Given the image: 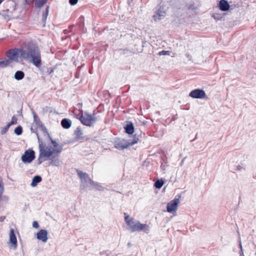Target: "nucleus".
I'll use <instances>...</instances> for the list:
<instances>
[{"label": "nucleus", "mask_w": 256, "mask_h": 256, "mask_svg": "<svg viewBox=\"0 0 256 256\" xmlns=\"http://www.w3.org/2000/svg\"><path fill=\"white\" fill-rule=\"evenodd\" d=\"M189 96L194 98H203L206 96L204 91L200 89H195L190 92Z\"/></svg>", "instance_id": "9d476101"}, {"label": "nucleus", "mask_w": 256, "mask_h": 256, "mask_svg": "<svg viewBox=\"0 0 256 256\" xmlns=\"http://www.w3.org/2000/svg\"><path fill=\"white\" fill-rule=\"evenodd\" d=\"M14 117L13 116L11 122L8 124L10 126L17 123V120L15 119V120H14Z\"/></svg>", "instance_id": "c85d7f7f"}, {"label": "nucleus", "mask_w": 256, "mask_h": 256, "mask_svg": "<svg viewBox=\"0 0 256 256\" xmlns=\"http://www.w3.org/2000/svg\"><path fill=\"white\" fill-rule=\"evenodd\" d=\"M241 252L240 256H244L243 250L242 252Z\"/></svg>", "instance_id": "58836bf2"}, {"label": "nucleus", "mask_w": 256, "mask_h": 256, "mask_svg": "<svg viewBox=\"0 0 256 256\" xmlns=\"http://www.w3.org/2000/svg\"><path fill=\"white\" fill-rule=\"evenodd\" d=\"M32 226L34 228H38L39 227V224L36 221H34L32 222Z\"/></svg>", "instance_id": "2f4dec72"}, {"label": "nucleus", "mask_w": 256, "mask_h": 256, "mask_svg": "<svg viewBox=\"0 0 256 256\" xmlns=\"http://www.w3.org/2000/svg\"><path fill=\"white\" fill-rule=\"evenodd\" d=\"M164 184V182L162 180H158L154 182V186L158 189H160Z\"/></svg>", "instance_id": "b1692460"}, {"label": "nucleus", "mask_w": 256, "mask_h": 256, "mask_svg": "<svg viewBox=\"0 0 256 256\" xmlns=\"http://www.w3.org/2000/svg\"><path fill=\"white\" fill-rule=\"evenodd\" d=\"M239 248H240V252H242L243 250H242V243H241V242H240V244H239Z\"/></svg>", "instance_id": "c9c22d12"}, {"label": "nucleus", "mask_w": 256, "mask_h": 256, "mask_svg": "<svg viewBox=\"0 0 256 256\" xmlns=\"http://www.w3.org/2000/svg\"><path fill=\"white\" fill-rule=\"evenodd\" d=\"M82 103H78V104H77V106H79V107L82 106Z\"/></svg>", "instance_id": "4c0bfd02"}, {"label": "nucleus", "mask_w": 256, "mask_h": 256, "mask_svg": "<svg viewBox=\"0 0 256 256\" xmlns=\"http://www.w3.org/2000/svg\"><path fill=\"white\" fill-rule=\"evenodd\" d=\"M74 134L76 136L77 141L82 142L86 140L85 136H83V132L80 126H78L74 132Z\"/></svg>", "instance_id": "4468645a"}, {"label": "nucleus", "mask_w": 256, "mask_h": 256, "mask_svg": "<svg viewBox=\"0 0 256 256\" xmlns=\"http://www.w3.org/2000/svg\"><path fill=\"white\" fill-rule=\"evenodd\" d=\"M24 76V73L22 70H18L16 72L14 78L18 80H22Z\"/></svg>", "instance_id": "412c9836"}, {"label": "nucleus", "mask_w": 256, "mask_h": 256, "mask_svg": "<svg viewBox=\"0 0 256 256\" xmlns=\"http://www.w3.org/2000/svg\"><path fill=\"white\" fill-rule=\"evenodd\" d=\"M77 174L81 180L80 189L84 190L88 188H92L98 186V184L92 180L88 174L80 170H78Z\"/></svg>", "instance_id": "20e7f679"}, {"label": "nucleus", "mask_w": 256, "mask_h": 256, "mask_svg": "<svg viewBox=\"0 0 256 256\" xmlns=\"http://www.w3.org/2000/svg\"><path fill=\"white\" fill-rule=\"evenodd\" d=\"M14 133L18 136L22 134V127L20 126H17L14 130Z\"/></svg>", "instance_id": "a878e982"}, {"label": "nucleus", "mask_w": 256, "mask_h": 256, "mask_svg": "<svg viewBox=\"0 0 256 256\" xmlns=\"http://www.w3.org/2000/svg\"><path fill=\"white\" fill-rule=\"evenodd\" d=\"M10 63V60L9 59L0 61V68H6L9 65Z\"/></svg>", "instance_id": "393cba45"}, {"label": "nucleus", "mask_w": 256, "mask_h": 256, "mask_svg": "<svg viewBox=\"0 0 256 256\" xmlns=\"http://www.w3.org/2000/svg\"><path fill=\"white\" fill-rule=\"evenodd\" d=\"M146 224H145V229H144L145 232L146 231Z\"/></svg>", "instance_id": "a19ab883"}, {"label": "nucleus", "mask_w": 256, "mask_h": 256, "mask_svg": "<svg viewBox=\"0 0 256 256\" xmlns=\"http://www.w3.org/2000/svg\"><path fill=\"white\" fill-rule=\"evenodd\" d=\"M161 8V7L157 10V12L154 16V20H160L163 18L166 15V12L164 10Z\"/></svg>", "instance_id": "dca6fc26"}, {"label": "nucleus", "mask_w": 256, "mask_h": 256, "mask_svg": "<svg viewBox=\"0 0 256 256\" xmlns=\"http://www.w3.org/2000/svg\"><path fill=\"white\" fill-rule=\"evenodd\" d=\"M35 158V152L32 150H26L21 159L24 163H30Z\"/></svg>", "instance_id": "0eeeda50"}, {"label": "nucleus", "mask_w": 256, "mask_h": 256, "mask_svg": "<svg viewBox=\"0 0 256 256\" xmlns=\"http://www.w3.org/2000/svg\"><path fill=\"white\" fill-rule=\"evenodd\" d=\"M24 59L28 60L38 68L42 65L40 48L36 43L29 42L24 50Z\"/></svg>", "instance_id": "f03ea898"}, {"label": "nucleus", "mask_w": 256, "mask_h": 256, "mask_svg": "<svg viewBox=\"0 0 256 256\" xmlns=\"http://www.w3.org/2000/svg\"><path fill=\"white\" fill-rule=\"evenodd\" d=\"M179 202V199L176 198H175L174 200L169 202L166 206L167 211L169 212H176Z\"/></svg>", "instance_id": "9b49d317"}, {"label": "nucleus", "mask_w": 256, "mask_h": 256, "mask_svg": "<svg viewBox=\"0 0 256 256\" xmlns=\"http://www.w3.org/2000/svg\"><path fill=\"white\" fill-rule=\"evenodd\" d=\"M50 140L52 144L54 146V148L46 146V144L40 138L38 134H37V138L39 144V156L37 160L38 164H40L43 162L48 160L53 154L55 153L60 154L61 152L63 144L59 145L58 142L53 140L49 135V136H46Z\"/></svg>", "instance_id": "f257e3e1"}, {"label": "nucleus", "mask_w": 256, "mask_h": 256, "mask_svg": "<svg viewBox=\"0 0 256 256\" xmlns=\"http://www.w3.org/2000/svg\"><path fill=\"white\" fill-rule=\"evenodd\" d=\"M49 6H47L45 12H44L42 14V22H45L48 14Z\"/></svg>", "instance_id": "5701e85b"}, {"label": "nucleus", "mask_w": 256, "mask_h": 256, "mask_svg": "<svg viewBox=\"0 0 256 256\" xmlns=\"http://www.w3.org/2000/svg\"><path fill=\"white\" fill-rule=\"evenodd\" d=\"M42 180V177L40 176H35L32 180L30 186L32 187H35L37 184Z\"/></svg>", "instance_id": "aec40b11"}, {"label": "nucleus", "mask_w": 256, "mask_h": 256, "mask_svg": "<svg viewBox=\"0 0 256 256\" xmlns=\"http://www.w3.org/2000/svg\"><path fill=\"white\" fill-rule=\"evenodd\" d=\"M76 118L79 119L80 122L85 126H91L97 120V118L95 116L94 114H90L86 112L84 113V115H82L78 116H76Z\"/></svg>", "instance_id": "39448f33"}, {"label": "nucleus", "mask_w": 256, "mask_h": 256, "mask_svg": "<svg viewBox=\"0 0 256 256\" xmlns=\"http://www.w3.org/2000/svg\"><path fill=\"white\" fill-rule=\"evenodd\" d=\"M137 142L136 140H122L116 143L115 147L120 150H122L124 148H127L129 146H132Z\"/></svg>", "instance_id": "6e6552de"}, {"label": "nucleus", "mask_w": 256, "mask_h": 256, "mask_svg": "<svg viewBox=\"0 0 256 256\" xmlns=\"http://www.w3.org/2000/svg\"><path fill=\"white\" fill-rule=\"evenodd\" d=\"M212 16L216 20H220L222 18V16L218 14H214Z\"/></svg>", "instance_id": "cd10ccee"}, {"label": "nucleus", "mask_w": 256, "mask_h": 256, "mask_svg": "<svg viewBox=\"0 0 256 256\" xmlns=\"http://www.w3.org/2000/svg\"><path fill=\"white\" fill-rule=\"evenodd\" d=\"M30 130L32 131V132H34L37 135V134H38V133L36 132V130L35 129H34L32 127L31 128H30Z\"/></svg>", "instance_id": "72a5a7b5"}, {"label": "nucleus", "mask_w": 256, "mask_h": 256, "mask_svg": "<svg viewBox=\"0 0 256 256\" xmlns=\"http://www.w3.org/2000/svg\"><path fill=\"white\" fill-rule=\"evenodd\" d=\"M144 42H142V47H144Z\"/></svg>", "instance_id": "ea45409f"}, {"label": "nucleus", "mask_w": 256, "mask_h": 256, "mask_svg": "<svg viewBox=\"0 0 256 256\" xmlns=\"http://www.w3.org/2000/svg\"><path fill=\"white\" fill-rule=\"evenodd\" d=\"M2 221V218H0V221Z\"/></svg>", "instance_id": "a18cd8bd"}, {"label": "nucleus", "mask_w": 256, "mask_h": 256, "mask_svg": "<svg viewBox=\"0 0 256 256\" xmlns=\"http://www.w3.org/2000/svg\"><path fill=\"white\" fill-rule=\"evenodd\" d=\"M124 220L127 226V230L131 232H140L144 229V224H141L139 221L131 218L124 213Z\"/></svg>", "instance_id": "7ed1b4c3"}, {"label": "nucleus", "mask_w": 256, "mask_h": 256, "mask_svg": "<svg viewBox=\"0 0 256 256\" xmlns=\"http://www.w3.org/2000/svg\"><path fill=\"white\" fill-rule=\"evenodd\" d=\"M35 6L36 8H42L45 4L47 2L48 0H35Z\"/></svg>", "instance_id": "4be33fe9"}, {"label": "nucleus", "mask_w": 256, "mask_h": 256, "mask_svg": "<svg viewBox=\"0 0 256 256\" xmlns=\"http://www.w3.org/2000/svg\"><path fill=\"white\" fill-rule=\"evenodd\" d=\"M32 113L34 116V122L35 124L40 128L44 136H49V134L48 133L46 128L42 125V124L38 116L34 110L32 112Z\"/></svg>", "instance_id": "1a4fd4ad"}, {"label": "nucleus", "mask_w": 256, "mask_h": 256, "mask_svg": "<svg viewBox=\"0 0 256 256\" xmlns=\"http://www.w3.org/2000/svg\"><path fill=\"white\" fill-rule=\"evenodd\" d=\"M10 126L8 124H7L6 126L1 130L0 134H5L8 132Z\"/></svg>", "instance_id": "bb28decb"}, {"label": "nucleus", "mask_w": 256, "mask_h": 256, "mask_svg": "<svg viewBox=\"0 0 256 256\" xmlns=\"http://www.w3.org/2000/svg\"><path fill=\"white\" fill-rule=\"evenodd\" d=\"M2 221V218H0V221Z\"/></svg>", "instance_id": "37998d69"}, {"label": "nucleus", "mask_w": 256, "mask_h": 256, "mask_svg": "<svg viewBox=\"0 0 256 256\" xmlns=\"http://www.w3.org/2000/svg\"><path fill=\"white\" fill-rule=\"evenodd\" d=\"M48 231L46 230H40L36 234V238L38 240L42 242H46L48 240Z\"/></svg>", "instance_id": "f8f14e48"}, {"label": "nucleus", "mask_w": 256, "mask_h": 256, "mask_svg": "<svg viewBox=\"0 0 256 256\" xmlns=\"http://www.w3.org/2000/svg\"><path fill=\"white\" fill-rule=\"evenodd\" d=\"M25 2L28 4H31L34 3L35 0H24Z\"/></svg>", "instance_id": "473e14b6"}, {"label": "nucleus", "mask_w": 256, "mask_h": 256, "mask_svg": "<svg viewBox=\"0 0 256 256\" xmlns=\"http://www.w3.org/2000/svg\"><path fill=\"white\" fill-rule=\"evenodd\" d=\"M2 221V218H0V221Z\"/></svg>", "instance_id": "c03bdc74"}, {"label": "nucleus", "mask_w": 256, "mask_h": 256, "mask_svg": "<svg viewBox=\"0 0 256 256\" xmlns=\"http://www.w3.org/2000/svg\"><path fill=\"white\" fill-rule=\"evenodd\" d=\"M10 242L12 244V245L16 248L17 246V240L14 234V229L12 228L10 230Z\"/></svg>", "instance_id": "2eb2a0df"}, {"label": "nucleus", "mask_w": 256, "mask_h": 256, "mask_svg": "<svg viewBox=\"0 0 256 256\" xmlns=\"http://www.w3.org/2000/svg\"><path fill=\"white\" fill-rule=\"evenodd\" d=\"M124 128L125 132L128 134H132L134 132V126L132 123L131 122H128L124 126Z\"/></svg>", "instance_id": "f3484780"}, {"label": "nucleus", "mask_w": 256, "mask_h": 256, "mask_svg": "<svg viewBox=\"0 0 256 256\" xmlns=\"http://www.w3.org/2000/svg\"><path fill=\"white\" fill-rule=\"evenodd\" d=\"M24 49L14 48L8 50L6 52V56L10 60H13L16 62H18L19 56L24 58Z\"/></svg>", "instance_id": "423d86ee"}, {"label": "nucleus", "mask_w": 256, "mask_h": 256, "mask_svg": "<svg viewBox=\"0 0 256 256\" xmlns=\"http://www.w3.org/2000/svg\"><path fill=\"white\" fill-rule=\"evenodd\" d=\"M218 8L222 12H226L230 10V5L226 0H220Z\"/></svg>", "instance_id": "ddd939ff"}, {"label": "nucleus", "mask_w": 256, "mask_h": 256, "mask_svg": "<svg viewBox=\"0 0 256 256\" xmlns=\"http://www.w3.org/2000/svg\"><path fill=\"white\" fill-rule=\"evenodd\" d=\"M242 168V166H237V170H240Z\"/></svg>", "instance_id": "e433bc0d"}, {"label": "nucleus", "mask_w": 256, "mask_h": 256, "mask_svg": "<svg viewBox=\"0 0 256 256\" xmlns=\"http://www.w3.org/2000/svg\"><path fill=\"white\" fill-rule=\"evenodd\" d=\"M48 160H50L49 166H58L60 164L61 162L58 158L55 156H51Z\"/></svg>", "instance_id": "a211bd4d"}, {"label": "nucleus", "mask_w": 256, "mask_h": 256, "mask_svg": "<svg viewBox=\"0 0 256 256\" xmlns=\"http://www.w3.org/2000/svg\"><path fill=\"white\" fill-rule=\"evenodd\" d=\"M61 125L64 128L68 129L72 125V121L68 118H64L61 121Z\"/></svg>", "instance_id": "6ab92c4d"}, {"label": "nucleus", "mask_w": 256, "mask_h": 256, "mask_svg": "<svg viewBox=\"0 0 256 256\" xmlns=\"http://www.w3.org/2000/svg\"><path fill=\"white\" fill-rule=\"evenodd\" d=\"M188 8L189 9H191V10H195L196 9V8L195 6H192V5H190L189 7H188Z\"/></svg>", "instance_id": "f704fd0d"}, {"label": "nucleus", "mask_w": 256, "mask_h": 256, "mask_svg": "<svg viewBox=\"0 0 256 256\" xmlns=\"http://www.w3.org/2000/svg\"><path fill=\"white\" fill-rule=\"evenodd\" d=\"M78 2V0H69V3L72 6L76 5Z\"/></svg>", "instance_id": "7c9ffc66"}, {"label": "nucleus", "mask_w": 256, "mask_h": 256, "mask_svg": "<svg viewBox=\"0 0 256 256\" xmlns=\"http://www.w3.org/2000/svg\"><path fill=\"white\" fill-rule=\"evenodd\" d=\"M170 52L169 51L162 50L159 52L160 55H169Z\"/></svg>", "instance_id": "c756f323"}, {"label": "nucleus", "mask_w": 256, "mask_h": 256, "mask_svg": "<svg viewBox=\"0 0 256 256\" xmlns=\"http://www.w3.org/2000/svg\"><path fill=\"white\" fill-rule=\"evenodd\" d=\"M134 140H136L137 141V140H138V138H136H136H134Z\"/></svg>", "instance_id": "79ce46f5"}]
</instances>
